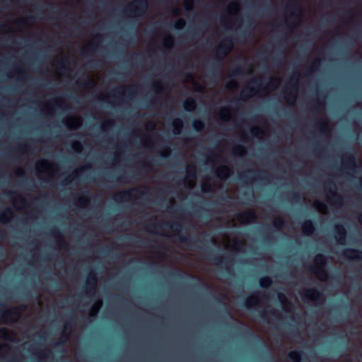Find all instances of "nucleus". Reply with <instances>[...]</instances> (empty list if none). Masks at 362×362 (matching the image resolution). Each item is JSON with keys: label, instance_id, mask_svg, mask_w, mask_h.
I'll return each instance as SVG.
<instances>
[{"label": "nucleus", "instance_id": "obj_17", "mask_svg": "<svg viewBox=\"0 0 362 362\" xmlns=\"http://www.w3.org/2000/svg\"><path fill=\"white\" fill-rule=\"evenodd\" d=\"M335 228V239L337 243L340 245L346 244V230L341 224H337L334 226Z\"/></svg>", "mask_w": 362, "mask_h": 362}, {"label": "nucleus", "instance_id": "obj_12", "mask_svg": "<svg viewBox=\"0 0 362 362\" xmlns=\"http://www.w3.org/2000/svg\"><path fill=\"white\" fill-rule=\"evenodd\" d=\"M291 81H293V83L291 85V91H285L284 92V98L288 100L291 98V104H294V102L296 99V93H293L292 90H296L298 88V81H299V74L298 72L294 73L291 76Z\"/></svg>", "mask_w": 362, "mask_h": 362}, {"label": "nucleus", "instance_id": "obj_30", "mask_svg": "<svg viewBox=\"0 0 362 362\" xmlns=\"http://www.w3.org/2000/svg\"><path fill=\"white\" fill-rule=\"evenodd\" d=\"M269 314L271 316L274 317H279V310L276 309H272L269 311H267L265 310H262L260 313V317L262 320H265L267 319V315Z\"/></svg>", "mask_w": 362, "mask_h": 362}, {"label": "nucleus", "instance_id": "obj_11", "mask_svg": "<svg viewBox=\"0 0 362 362\" xmlns=\"http://www.w3.org/2000/svg\"><path fill=\"white\" fill-rule=\"evenodd\" d=\"M252 85H255L259 88L262 86V81L260 78H252L249 82L248 85L245 86L244 90L240 93V99L245 100L252 97L256 93V89Z\"/></svg>", "mask_w": 362, "mask_h": 362}, {"label": "nucleus", "instance_id": "obj_20", "mask_svg": "<svg viewBox=\"0 0 362 362\" xmlns=\"http://www.w3.org/2000/svg\"><path fill=\"white\" fill-rule=\"evenodd\" d=\"M230 173V169L226 165H221L215 170L216 176L221 180L228 179Z\"/></svg>", "mask_w": 362, "mask_h": 362}, {"label": "nucleus", "instance_id": "obj_18", "mask_svg": "<svg viewBox=\"0 0 362 362\" xmlns=\"http://www.w3.org/2000/svg\"><path fill=\"white\" fill-rule=\"evenodd\" d=\"M343 255L350 259L361 260L362 251L354 248H347L343 252Z\"/></svg>", "mask_w": 362, "mask_h": 362}, {"label": "nucleus", "instance_id": "obj_45", "mask_svg": "<svg viewBox=\"0 0 362 362\" xmlns=\"http://www.w3.org/2000/svg\"><path fill=\"white\" fill-rule=\"evenodd\" d=\"M216 300L223 305V313L226 315V317L230 319L235 320V318L233 317L232 314L226 308L225 303L223 301H222L220 298H216Z\"/></svg>", "mask_w": 362, "mask_h": 362}, {"label": "nucleus", "instance_id": "obj_52", "mask_svg": "<svg viewBox=\"0 0 362 362\" xmlns=\"http://www.w3.org/2000/svg\"><path fill=\"white\" fill-rule=\"evenodd\" d=\"M168 274L170 277H173V278H176V279L185 278V276L181 272H169Z\"/></svg>", "mask_w": 362, "mask_h": 362}, {"label": "nucleus", "instance_id": "obj_41", "mask_svg": "<svg viewBox=\"0 0 362 362\" xmlns=\"http://www.w3.org/2000/svg\"><path fill=\"white\" fill-rule=\"evenodd\" d=\"M173 45L174 40L173 37L169 35L164 39L163 45L165 48L170 49L173 47Z\"/></svg>", "mask_w": 362, "mask_h": 362}, {"label": "nucleus", "instance_id": "obj_48", "mask_svg": "<svg viewBox=\"0 0 362 362\" xmlns=\"http://www.w3.org/2000/svg\"><path fill=\"white\" fill-rule=\"evenodd\" d=\"M185 20L182 18H180L179 20H177L175 22L174 27L177 30H182L185 27Z\"/></svg>", "mask_w": 362, "mask_h": 362}, {"label": "nucleus", "instance_id": "obj_27", "mask_svg": "<svg viewBox=\"0 0 362 362\" xmlns=\"http://www.w3.org/2000/svg\"><path fill=\"white\" fill-rule=\"evenodd\" d=\"M84 168H81L79 169L74 170L70 176L64 178V180L61 182V184L62 185H66L71 183V180L76 178L78 175L83 171Z\"/></svg>", "mask_w": 362, "mask_h": 362}, {"label": "nucleus", "instance_id": "obj_5", "mask_svg": "<svg viewBox=\"0 0 362 362\" xmlns=\"http://www.w3.org/2000/svg\"><path fill=\"white\" fill-rule=\"evenodd\" d=\"M315 260L318 267H315L309 264L306 266V269L313 274H316L320 280H324L325 278L328 277V274L324 268L327 264V258L322 254H318L316 255Z\"/></svg>", "mask_w": 362, "mask_h": 362}, {"label": "nucleus", "instance_id": "obj_53", "mask_svg": "<svg viewBox=\"0 0 362 362\" xmlns=\"http://www.w3.org/2000/svg\"><path fill=\"white\" fill-rule=\"evenodd\" d=\"M77 202L81 205V206H86L87 205L88 202V199L87 197H84V196H81L78 198Z\"/></svg>", "mask_w": 362, "mask_h": 362}, {"label": "nucleus", "instance_id": "obj_33", "mask_svg": "<svg viewBox=\"0 0 362 362\" xmlns=\"http://www.w3.org/2000/svg\"><path fill=\"white\" fill-rule=\"evenodd\" d=\"M173 126L174 127V134H179L183 127V122L180 118H175L173 122Z\"/></svg>", "mask_w": 362, "mask_h": 362}, {"label": "nucleus", "instance_id": "obj_44", "mask_svg": "<svg viewBox=\"0 0 362 362\" xmlns=\"http://www.w3.org/2000/svg\"><path fill=\"white\" fill-rule=\"evenodd\" d=\"M233 153L235 155L243 156L245 153V148L243 146H237L233 148Z\"/></svg>", "mask_w": 362, "mask_h": 362}, {"label": "nucleus", "instance_id": "obj_22", "mask_svg": "<svg viewBox=\"0 0 362 362\" xmlns=\"http://www.w3.org/2000/svg\"><path fill=\"white\" fill-rule=\"evenodd\" d=\"M317 126L320 132L323 134H327L331 131V127L327 119H318L317 122Z\"/></svg>", "mask_w": 362, "mask_h": 362}, {"label": "nucleus", "instance_id": "obj_8", "mask_svg": "<svg viewBox=\"0 0 362 362\" xmlns=\"http://www.w3.org/2000/svg\"><path fill=\"white\" fill-rule=\"evenodd\" d=\"M0 315L4 320L6 322H11L13 320H17L22 311L25 310V305H21L18 307H13L11 309H4V305L0 304Z\"/></svg>", "mask_w": 362, "mask_h": 362}, {"label": "nucleus", "instance_id": "obj_34", "mask_svg": "<svg viewBox=\"0 0 362 362\" xmlns=\"http://www.w3.org/2000/svg\"><path fill=\"white\" fill-rule=\"evenodd\" d=\"M320 62H321V59L320 58H316L313 61V62L312 64V66L308 67L306 69L305 76L306 78L309 77L312 74L313 71H314V68L318 67L320 66Z\"/></svg>", "mask_w": 362, "mask_h": 362}, {"label": "nucleus", "instance_id": "obj_25", "mask_svg": "<svg viewBox=\"0 0 362 362\" xmlns=\"http://www.w3.org/2000/svg\"><path fill=\"white\" fill-rule=\"evenodd\" d=\"M183 107L187 112H192L196 108V101L192 98H187L183 103Z\"/></svg>", "mask_w": 362, "mask_h": 362}, {"label": "nucleus", "instance_id": "obj_3", "mask_svg": "<svg viewBox=\"0 0 362 362\" xmlns=\"http://www.w3.org/2000/svg\"><path fill=\"white\" fill-rule=\"evenodd\" d=\"M148 8V0H134L133 2L128 4L124 13L126 15L132 16L137 18H141L147 12Z\"/></svg>", "mask_w": 362, "mask_h": 362}, {"label": "nucleus", "instance_id": "obj_58", "mask_svg": "<svg viewBox=\"0 0 362 362\" xmlns=\"http://www.w3.org/2000/svg\"><path fill=\"white\" fill-rule=\"evenodd\" d=\"M184 6L186 10H190L193 6V0H185L184 2Z\"/></svg>", "mask_w": 362, "mask_h": 362}, {"label": "nucleus", "instance_id": "obj_56", "mask_svg": "<svg viewBox=\"0 0 362 362\" xmlns=\"http://www.w3.org/2000/svg\"><path fill=\"white\" fill-rule=\"evenodd\" d=\"M291 197L296 202H300L301 200L300 194L298 192H291Z\"/></svg>", "mask_w": 362, "mask_h": 362}, {"label": "nucleus", "instance_id": "obj_4", "mask_svg": "<svg viewBox=\"0 0 362 362\" xmlns=\"http://www.w3.org/2000/svg\"><path fill=\"white\" fill-rule=\"evenodd\" d=\"M146 191L141 189L139 187H133L129 189L117 192L113 197L115 202H129L132 198L137 199L146 195Z\"/></svg>", "mask_w": 362, "mask_h": 362}, {"label": "nucleus", "instance_id": "obj_35", "mask_svg": "<svg viewBox=\"0 0 362 362\" xmlns=\"http://www.w3.org/2000/svg\"><path fill=\"white\" fill-rule=\"evenodd\" d=\"M192 127L196 132H201L204 130L205 124L202 120L197 119L193 121Z\"/></svg>", "mask_w": 362, "mask_h": 362}, {"label": "nucleus", "instance_id": "obj_14", "mask_svg": "<svg viewBox=\"0 0 362 362\" xmlns=\"http://www.w3.org/2000/svg\"><path fill=\"white\" fill-rule=\"evenodd\" d=\"M49 233L55 239L59 248L63 249L68 247V243L64 239L62 231L58 228L54 227L52 228Z\"/></svg>", "mask_w": 362, "mask_h": 362}, {"label": "nucleus", "instance_id": "obj_15", "mask_svg": "<svg viewBox=\"0 0 362 362\" xmlns=\"http://www.w3.org/2000/svg\"><path fill=\"white\" fill-rule=\"evenodd\" d=\"M236 217L239 222L248 223L257 219V214L252 210H246L242 213H238Z\"/></svg>", "mask_w": 362, "mask_h": 362}, {"label": "nucleus", "instance_id": "obj_40", "mask_svg": "<svg viewBox=\"0 0 362 362\" xmlns=\"http://www.w3.org/2000/svg\"><path fill=\"white\" fill-rule=\"evenodd\" d=\"M206 21L203 22L202 23V25H200V27L199 28L196 29L193 32V33H192L193 37H194V38L201 37H202L204 35V31L202 30L201 28L204 27L206 25Z\"/></svg>", "mask_w": 362, "mask_h": 362}, {"label": "nucleus", "instance_id": "obj_62", "mask_svg": "<svg viewBox=\"0 0 362 362\" xmlns=\"http://www.w3.org/2000/svg\"><path fill=\"white\" fill-rule=\"evenodd\" d=\"M132 59H134L136 62H140L141 60V57L139 53H134L132 55Z\"/></svg>", "mask_w": 362, "mask_h": 362}, {"label": "nucleus", "instance_id": "obj_54", "mask_svg": "<svg viewBox=\"0 0 362 362\" xmlns=\"http://www.w3.org/2000/svg\"><path fill=\"white\" fill-rule=\"evenodd\" d=\"M67 338L63 339L61 337L59 341L54 344V346L57 348H62L66 342Z\"/></svg>", "mask_w": 362, "mask_h": 362}, {"label": "nucleus", "instance_id": "obj_50", "mask_svg": "<svg viewBox=\"0 0 362 362\" xmlns=\"http://www.w3.org/2000/svg\"><path fill=\"white\" fill-rule=\"evenodd\" d=\"M9 337V332L5 327L0 328V337L8 339Z\"/></svg>", "mask_w": 362, "mask_h": 362}, {"label": "nucleus", "instance_id": "obj_55", "mask_svg": "<svg viewBox=\"0 0 362 362\" xmlns=\"http://www.w3.org/2000/svg\"><path fill=\"white\" fill-rule=\"evenodd\" d=\"M163 86L160 81H156L153 83V88L156 91H160L163 89Z\"/></svg>", "mask_w": 362, "mask_h": 362}, {"label": "nucleus", "instance_id": "obj_51", "mask_svg": "<svg viewBox=\"0 0 362 362\" xmlns=\"http://www.w3.org/2000/svg\"><path fill=\"white\" fill-rule=\"evenodd\" d=\"M314 206L318 210H321L322 209H327V205L324 202L320 201H316L314 204Z\"/></svg>", "mask_w": 362, "mask_h": 362}, {"label": "nucleus", "instance_id": "obj_63", "mask_svg": "<svg viewBox=\"0 0 362 362\" xmlns=\"http://www.w3.org/2000/svg\"><path fill=\"white\" fill-rule=\"evenodd\" d=\"M170 153V149L169 148H167L165 151H162L160 153V156L163 158H167Z\"/></svg>", "mask_w": 362, "mask_h": 362}, {"label": "nucleus", "instance_id": "obj_19", "mask_svg": "<svg viewBox=\"0 0 362 362\" xmlns=\"http://www.w3.org/2000/svg\"><path fill=\"white\" fill-rule=\"evenodd\" d=\"M303 233L306 235H311L315 231V226L311 219L305 221L301 226Z\"/></svg>", "mask_w": 362, "mask_h": 362}, {"label": "nucleus", "instance_id": "obj_49", "mask_svg": "<svg viewBox=\"0 0 362 362\" xmlns=\"http://www.w3.org/2000/svg\"><path fill=\"white\" fill-rule=\"evenodd\" d=\"M202 191L204 192V193H209L210 192H211V189H212V187H211V185L209 182H204L202 185Z\"/></svg>", "mask_w": 362, "mask_h": 362}, {"label": "nucleus", "instance_id": "obj_16", "mask_svg": "<svg viewBox=\"0 0 362 362\" xmlns=\"http://www.w3.org/2000/svg\"><path fill=\"white\" fill-rule=\"evenodd\" d=\"M302 296L303 298L309 299L313 301H320L323 299L322 293L315 288H310L305 290Z\"/></svg>", "mask_w": 362, "mask_h": 362}, {"label": "nucleus", "instance_id": "obj_10", "mask_svg": "<svg viewBox=\"0 0 362 362\" xmlns=\"http://www.w3.org/2000/svg\"><path fill=\"white\" fill-rule=\"evenodd\" d=\"M342 166L350 172H355L358 167L356 155L349 151L344 153L342 156Z\"/></svg>", "mask_w": 362, "mask_h": 362}, {"label": "nucleus", "instance_id": "obj_28", "mask_svg": "<svg viewBox=\"0 0 362 362\" xmlns=\"http://www.w3.org/2000/svg\"><path fill=\"white\" fill-rule=\"evenodd\" d=\"M303 352L300 351H291L288 354V358L292 362H300L302 360Z\"/></svg>", "mask_w": 362, "mask_h": 362}, {"label": "nucleus", "instance_id": "obj_47", "mask_svg": "<svg viewBox=\"0 0 362 362\" xmlns=\"http://www.w3.org/2000/svg\"><path fill=\"white\" fill-rule=\"evenodd\" d=\"M30 147L29 146H27V145H20L16 149V152L17 153H23L25 152H27V151H30Z\"/></svg>", "mask_w": 362, "mask_h": 362}, {"label": "nucleus", "instance_id": "obj_61", "mask_svg": "<svg viewBox=\"0 0 362 362\" xmlns=\"http://www.w3.org/2000/svg\"><path fill=\"white\" fill-rule=\"evenodd\" d=\"M15 174L19 177L23 176L25 175V170L22 168H18L15 171Z\"/></svg>", "mask_w": 362, "mask_h": 362}, {"label": "nucleus", "instance_id": "obj_9", "mask_svg": "<svg viewBox=\"0 0 362 362\" xmlns=\"http://www.w3.org/2000/svg\"><path fill=\"white\" fill-rule=\"evenodd\" d=\"M98 279L95 271L89 272L83 291L85 295L92 296L95 292Z\"/></svg>", "mask_w": 362, "mask_h": 362}, {"label": "nucleus", "instance_id": "obj_26", "mask_svg": "<svg viewBox=\"0 0 362 362\" xmlns=\"http://www.w3.org/2000/svg\"><path fill=\"white\" fill-rule=\"evenodd\" d=\"M13 214L11 208L6 207L3 212L0 213V222L6 223L11 217L13 216Z\"/></svg>", "mask_w": 362, "mask_h": 362}, {"label": "nucleus", "instance_id": "obj_1", "mask_svg": "<svg viewBox=\"0 0 362 362\" xmlns=\"http://www.w3.org/2000/svg\"><path fill=\"white\" fill-rule=\"evenodd\" d=\"M233 47V39L230 36L223 38L215 49V54L211 62L212 66L211 77L218 81L219 78V69L223 64V61Z\"/></svg>", "mask_w": 362, "mask_h": 362}, {"label": "nucleus", "instance_id": "obj_36", "mask_svg": "<svg viewBox=\"0 0 362 362\" xmlns=\"http://www.w3.org/2000/svg\"><path fill=\"white\" fill-rule=\"evenodd\" d=\"M103 304V300L101 299H98L95 301L94 305L92 307L91 311L90 313V315L92 317H95L100 309Z\"/></svg>", "mask_w": 362, "mask_h": 362}, {"label": "nucleus", "instance_id": "obj_38", "mask_svg": "<svg viewBox=\"0 0 362 362\" xmlns=\"http://www.w3.org/2000/svg\"><path fill=\"white\" fill-rule=\"evenodd\" d=\"M273 226L276 229L282 228L284 226V219L280 216L275 218L274 220L273 221Z\"/></svg>", "mask_w": 362, "mask_h": 362}, {"label": "nucleus", "instance_id": "obj_32", "mask_svg": "<svg viewBox=\"0 0 362 362\" xmlns=\"http://www.w3.org/2000/svg\"><path fill=\"white\" fill-rule=\"evenodd\" d=\"M259 286L262 288H268L272 284V279L268 276H262L259 281Z\"/></svg>", "mask_w": 362, "mask_h": 362}, {"label": "nucleus", "instance_id": "obj_57", "mask_svg": "<svg viewBox=\"0 0 362 362\" xmlns=\"http://www.w3.org/2000/svg\"><path fill=\"white\" fill-rule=\"evenodd\" d=\"M277 297H278L279 300L281 303H287L288 301V298H286V296L284 293H279L277 294Z\"/></svg>", "mask_w": 362, "mask_h": 362}, {"label": "nucleus", "instance_id": "obj_39", "mask_svg": "<svg viewBox=\"0 0 362 362\" xmlns=\"http://www.w3.org/2000/svg\"><path fill=\"white\" fill-rule=\"evenodd\" d=\"M323 101L319 98L312 104V110L313 111H320L322 109Z\"/></svg>", "mask_w": 362, "mask_h": 362}, {"label": "nucleus", "instance_id": "obj_13", "mask_svg": "<svg viewBox=\"0 0 362 362\" xmlns=\"http://www.w3.org/2000/svg\"><path fill=\"white\" fill-rule=\"evenodd\" d=\"M117 95L132 98L135 95V90L133 86H119L112 90L110 94V95L113 98H116Z\"/></svg>", "mask_w": 362, "mask_h": 362}, {"label": "nucleus", "instance_id": "obj_64", "mask_svg": "<svg viewBox=\"0 0 362 362\" xmlns=\"http://www.w3.org/2000/svg\"><path fill=\"white\" fill-rule=\"evenodd\" d=\"M182 212L181 209H173L170 211V213L177 217H179L180 214Z\"/></svg>", "mask_w": 362, "mask_h": 362}, {"label": "nucleus", "instance_id": "obj_23", "mask_svg": "<svg viewBox=\"0 0 362 362\" xmlns=\"http://www.w3.org/2000/svg\"><path fill=\"white\" fill-rule=\"evenodd\" d=\"M76 84L81 88H90L94 86L95 83L88 76H86L84 79L76 81Z\"/></svg>", "mask_w": 362, "mask_h": 362}, {"label": "nucleus", "instance_id": "obj_2", "mask_svg": "<svg viewBox=\"0 0 362 362\" xmlns=\"http://www.w3.org/2000/svg\"><path fill=\"white\" fill-rule=\"evenodd\" d=\"M163 226L173 230V231L180 233L182 226L180 223L175 221L173 223L166 222L163 224ZM179 240L181 243H185L189 247H195L198 243H202L204 240H200L197 235L189 236L182 233L178 234Z\"/></svg>", "mask_w": 362, "mask_h": 362}, {"label": "nucleus", "instance_id": "obj_46", "mask_svg": "<svg viewBox=\"0 0 362 362\" xmlns=\"http://www.w3.org/2000/svg\"><path fill=\"white\" fill-rule=\"evenodd\" d=\"M71 146L73 149L77 153H80L83 149V145L78 141H74L71 144Z\"/></svg>", "mask_w": 362, "mask_h": 362}, {"label": "nucleus", "instance_id": "obj_43", "mask_svg": "<svg viewBox=\"0 0 362 362\" xmlns=\"http://www.w3.org/2000/svg\"><path fill=\"white\" fill-rule=\"evenodd\" d=\"M57 65H58V67L61 70H64V71L69 70V62H68V60L60 59V60L58 61Z\"/></svg>", "mask_w": 362, "mask_h": 362}, {"label": "nucleus", "instance_id": "obj_60", "mask_svg": "<svg viewBox=\"0 0 362 362\" xmlns=\"http://www.w3.org/2000/svg\"><path fill=\"white\" fill-rule=\"evenodd\" d=\"M250 133L252 135H256L257 136L259 137L261 135L263 134V132L260 129H253L250 131Z\"/></svg>", "mask_w": 362, "mask_h": 362}, {"label": "nucleus", "instance_id": "obj_21", "mask_svg": "<svg viewBox=\"0 0 362 362\" xmlns=\"http://www.w3.org/2000/svg\"><path fill=\"white\" fill-rule=\"evenodd\" d=\"M259 293H255L250 296L248 298H247L244 302V305L247 309H250L252 308H254L255 305H257L259 303Z\"/></svg>", "mask_w": 362, "mask_h": 362}, {"label": "nucleus", "instance_id": "obj_59", "mask_svg": "<svg viewBox=\"0 0 362 362\" xmlns=\"http://www.w3.org/2000/svg\"><path fill=\"white\" fill-rule=\"evenodd\" d=\"M112 124L113 122L112 120H107L101 124V128L105 130L111 127Z\"/></svg>", "mask_w": 362, "mask_h": 362}, {"label": "nucleus", "instance_id": "obj_6", "mask_svg": "<svg viewBox=\"0 0 362 362\" xmlns=\"http://www.w3.org/2000/svg\"><path fill=\"white\" fill-rule=\"evenodd\" d=\"M205 253L206 259L213 261L216 265L223 267L226 270H228V267L232 264L229 255H219L211 247L205 248Z\"/></svg>", "mask_w": 362, "mask_h": 362}, {"label": "nucleus", "instance_id": "obj_7", "mask_svg": "<svg viewBox=\"0 0 362 362\" xmlns=\"http://www.w3.org/2000/svg\"><path fill=\"white\" fill-rule=\"evenodd\" d=\"M325 189L327 194L328 201L337 206H341L343 203V197L337 193V186L334 180H327L325 182Z\"/></svg>", "mask_w": 362, "mask_h": 362}, {"label": "nucleus", "instance_id": "obj_42", "mask_svg": "<svg viewBox=\"0 0 362 362\" xmlns=\"http://www.w3.org/2000/svg\"><path fill=\"white\" fill-rule=\"evenodd\" d=\"M244 68L243 66H238L235 68L230 73L231 76H240L243 74Z\"/></svg>", "mask_w": 362, "mask_h": 362}, {"label": "nucleus", "instance_id": "obj_31", "mask_svg": "<svg viewBox=\"0 0 362 362\" xmlns=\"http://www.w3.org/2000/svg\"><path fill=\"white\" fill-rule=\"evenodd\" d=\"M280 82L281 78L279 77H272L269 79V81L267 84L266 88L271 90H274L280 83Z\"/></svg>", "mask_w": 362, "mask_h": 362}, {"label": "nucleus", "instance_id": "obj_24", "mask_svg": "<svg viewBox=\"0 0 362 362\" xmlns=\"http://www.w3.org/2000/svg\"><path fill=\"white\" fill-rule=\"evenodd\" d=\"M81 125V119L78 117H71L66 122V127L69 129H76Z\"/></svg>", "mask_w": 362, "mask_h": 362}, {"label": "nucleus", "instance_id": "obj_37", "mask_svg": "<svg viewBox=\"0 0 362 362\" xmlns=\"http://www.w3.org/2000/svg\"><path fill=\"white\" fill-rule=\"evenodd\" d=\"M238 329L241 331H244L245 333L250 334L256 340L261 341L262 344L265 346L264 343L261 340L259 336L255 334L247 327H246L245 325L242 324L241 326L238 327Z\"/></svg>", "mask_w": 362, "mask_h": 362}, {"label": "nucleus", "instance_id": "obj_29", "mask_svg": "<svg viewBox=\"0 0 362 362\" xmlns=\"http://www.w3.org/2000/svg\"><path fill=\"white\" fill-rule=\"evenodd\" d=\"M300 8L298 0H289L288 3L286 5V10L289 12L299 11Z\"/></svg>", "mask_w": 362, "mask_h": 362}]
</instances>
